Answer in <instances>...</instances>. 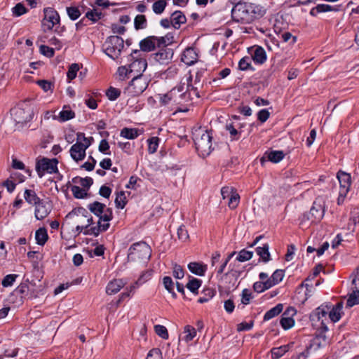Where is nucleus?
<instances>
[{"label": "nucleus", "instance_id": "obj_11", "mask_svg": "<svg viewBox=\"0 0 359 359\" xmlns=\"http://www.w3.org/2000/svg\"><path fill=\"white\" fill-rule=\"evenodd\" d=\"M337 177L340 184L337 204L341 205L349 191L351 175L345 172L339 171L337 173Z\"/></svg>", "mask_w": 359, "mask_h": 359}, {"label": "nucleus", "instance_id": "obj_45", "mask_svg": "<svg viewBox=\"0 0 359 359\" xmlns=\"http://www.w3.org/2000/svg\"><path fill=\"white\" fill-rule=\"evenodd\" d=\"M115 203L118 208L123 209L125 207L126 204V200L124 191H120L117 194L115 199Z\"/></svg>", "mask_w": 359, "mask_h": 359}, {"label": "nucleus", "instance_id": "obj_9", "mask_svg": "<svg viewBox=\"0 0 359 359\" xmlns=\"http://www.w3.org/2000/svg\"><path fill=\"white\" fill-rule=\"evenodd\" d=\"M83 136V142H76L74 144L69 150L70 156L76 162L83 161L86 157V151L91 144L90 140L85 137L83 133L77 134V140H80V136Z\"/></svg>", "mask_w": 359, "mask_h": 359}, {"label": "nucleus", "instance_id": "obj_28", "mask_svg": "<svg viewBox=\"0 0 359 359\" xmlns=\"http://www.w3.org/2000/svg\"><path fill=\"white\" fill-rule=\"evenodd\" d=\"M284 277V271L280 269L276 270L272 276L267 279L269 283H267L269 286L273 287L278 283H279Z\"/></svg>", "mask_w": 359, "mask_h": 359}, {"label": "nucleus", "instance_id": "obj_42", "mask_svg": "<svg viewBox=\"0 0 359 359\" xmlns=\"http://www.w3.org/2000/svg\"><path fill=\"white\" fill-rule=\"evenodd\" d=\"M154 330L157 335L163 339H168L169 334L167 328L161 325H156L154 326Z\"/></svg>", "mask_w": 359, "mask_h": 359}, {"label": "nucleus", "instance_id": "obj_6", "mask_svg": "<svg viewBox=\"0 0 359 359\" xmlns=\"http://www.w3.org/2000/svg\"><path fill=\"white\" fill-rule=\"evenodd\" d=\"M123 42L118 36H110L103 45L104 53L113 60L118 58L123 48Z\"/></svg>", "mask_w": 359, "mask_h": 359}, {"label": "nucleus", "instance_id": "obj_36", "mask_svg": "<svg viewBox=\"0 0 359 359\" xmlns=\"http://www.w3.org/2000/svg\"><path fill=\"white\" fill-rule=\"evenodd\" d=\"M163 284L165 288L172 294L173 297H176V294L174 292V283L170 276H165L163 279Z\"/></svg>", "mask_w": 359, "mask_h": 359}, {"label": "nucleus", "instance_id": "obj_40", "mask_svg": "<svg viewBox=\"0 0 359 359\" xmlns=\"http://www.w3.org/2000/svg\"><path fill=\"white\" fill-rule=\"evenodd\" d=\"M351 277L352 278L351 290L359 292V267L356 269Z\"/></svg>", "mask_w": 359, "mask_h": 359}, {"label": "nucleus", "instance_id": "obj_48", "mask_svg": "<svg viewBox=\"0 0 359 359\" xmlns=\"http://www.w3.org/2000/svg\"><path fill=\"white\" fill-rule=\"evenodd\" d=\"M184 332L187 334L186 336L184 337V340L187 342L191 341L196 334L195 328L190 325H187L184 327Z\"/></svg>", "mask_w": 359, "mask_h": 359}, {"label": "nucleus", "instance_id": "obj_50", "mask_svg": "<svg viewBox=\"0 0 359 359\" xmlns=\"http://www.w3.org/2000/svg\"><path fill=\"white\" fill-rule=\"evenodd\" d=\"M30 291L29 292V294L27 299H35L37 298L40 294V292L42 291L41 286L35 287V284L30 283Z\"/></svg>", "mask_w": 359, "mask_h": 359}, {"label": "nucleus", "instance_id": "obj_31", "mask_svg": "<svg viewBox=\"0 0 359 359\" xmlns=\"http://www.w3.org/2000/svg\"><path fill=\"white\" fill-rule=\"evenodd\" d=\"M283 309V305L282 304H278L276 306L273 307L270 310H269L264 316V320H269L270 319L276 317L278 314H280Z\"/></svg>", "mask_w": 359, "mask_h": 359}, {"label": "nucleus", "instance_id": "obj_24", "mask_svg": "<svg viewBox=\"0 0 359 359\" xmlns=\"http://www.w3.org/2000/svg\"><path fill=\"white\" fill-rule=\"evenodd\" d=\"M189 271L198 276H203L207 270V266L198 262H191L188 265Z\"/></svg>", "mask_w": 359, "mask_h": 359}, {"label": "nucleus", "instance_id": "obj_2", "mask_svg": "<svg viewBox=\"0 0 359 359\" xmlns=\"http://www.w3.org/2000/svg\"><path fill=\"white\" fill-rule=\"evenodd\" d=\"M233 21L241 24H250L260 19L266 13L264 6L252 3H238L231 11Z\"/></svg>", "mask_w": 359, "mask_h": 359}, {"label": "nucleus", "instance_id": "obj_13", "mask_svg": "<svg viewBox=\"0 0 359 359\" xmlns=\"http://www.w3.org/2000/svg\"><path fill=\"white\" fill-rule=\"evenodd\" d=\"M43 13L44 18L42 20V26L44 31L50 30L60 22L59 14L52 8H44Z\"/></svg>", "mask_w": 359, "mask_h": 359}, {"label": "nucleus", "instance_id": "obj_58", "mask_svg": "<svg viewBox=\"0 0 359 359\" xmlns=\"http://www.w3.org/2000/svg\"><path fill=\"white\" fill-rule=\"evenodd\" d=\"M27 257L33 263L36 264L43 259V255L39 251H29L27 252Z\"/></svg>", "mask_w": 359, "mask_h": 359}, {"label": "nucleus", "instance_id": "obj_33", "mask_svg": "<svg viewBox=\"0 0 359 359\" xmlns=\"http://www.w3.org/2000/svg\"><path fill=\"white\" fill-rule=\"evenodd\" d=\"M202 280L196 278L190 277L186 287L194 294H198V288L201 287Z\"/></svg>", "mask_w": 359, "mask_h": 359}, {"label": "nucleus", "instance_id": "obj_56", "mask_svg": "<svg viewBox=\"0 0 359 359\" xmlns=\"http://www.w3.org/2000/svg\"><path fill=\"white\" fill-rule=\"evenodd\" d=\"M18 275L16 274H8L2 280L1 284L4 287H9L11 286L13 283L15 281Z\"/></svg>", "mask_w": 359, "mask_h": 359}, {"label": "nucleus", "instance_id": "obj_17", "mask_svg": "<svg viewBox=\"0 0 359 359\" xmlns=\"http://www.w3.org/2000/svg\"><path fill=\"white\" fill-rule=\"evenodd\" d=\"M51 212L50 205L41 201L35 205L34 215L36 219L41 220L46 217Z\"/></svg>", "mask_w": 359, "mask_h": 359}, {"label": "nucleus", "instance_id": "obj_15", "mask_svg": "<svg viewBox=\"0 0 359 359\" xmlns=\"http://www.w3.org/2000/svg\"><path fill=\"white\" fill-rule=\"evenodd\" d=\"M151 255V248H129L128 259L131 262H147Z\"/></svg>", "mask_w": 359, "mask_h": 359}, {"label": "nucleus", "instance_id": "obj_20", "mask_svg": "<svg viewBox=\"0 0 359 359\" xmlns=\"http://www.w3.org/2000/svg\"><path fill=\"white\" fill-rule=\"evenodd\" d=\"M183 91V88L180 86L177 88H172L168 93L163 95L161 100L164 104L170 103L171 100H173L175 103H180L179 97L177 94H179Z\"/></svg>", "mask_w": 359, "mask_h": 359}, {"label": "nucleus", "instance_id": "obj_30", "mask_svg": "<svg viewBox=\"0 0 359 359\" xmlns=\"http://www.w3.org/2000/svg\"><path fill=\"white\" fill-rule=\"evenodd\" d=\"M290 349V344L280 346L279 347L273 348L271 350V357L273 359H278L282 357Z\"/></svg>", "mask_w": 359, "mask_h": 359}, {"label": "nucleus", "instance_id": "obj_18", "mask_svg": "<svg viewBox=\"0 0 359 359\" xmlns=\"http://www.w3.org/2000/svg\"><path fill=\"white\" fill-rule=\"evenodd\" d=\"M126 283L127 281L123 279H114L107 284L106 292L109 295L116 294Z\"/></svg>", "mask_w": 359, "mask_h": 359}, {"label": "nucleus", "instance_id": "obj_57", "mask_svg": "<svg viewBox=\"0 0 359 359\" xmlns=\"http://www.w3.org/2000/svg\"><path fill=\"white\" fill-rule=\"evenodd\" d=\"M102 13L96 10L89 11L86 13V17L90 20L95 22L101 18Z\"/></svg>", "mask_w": 359, "mask_h": 359}, {"label": "nucleus", "instance_id": "obj_22", "mask_svg": "<svg viewBox=\"0 0 359 359\" xmlns=\"http://www.w3.org/2000/svg\"><path fill=\"white\" fill-rule=\"evenodd\" d=\"M239 126L234 124L233 121L227 122L225 126V129L229 133V138L231 141L238 140L241 137V130L237 128Z\"/></svg>", "mask_w": 359, "mask_h": 359}, {"label": "nucleus", "instance_id": "obj_27", "mask_svg": "<svg viewBox=\"0 0 359 359\" xmlns=\"http://www.w3.org/2000/svg\"><path fill=\"white\" fill-rule=\"evenodd\" d=\"M252 60L258 64H263L266 60V54L262 47H257L252 54Z\"/></svg>", "mask_w": 359, "mask_h": 359}, {"label": "nucleus", "instance_id": "obj_10", "mask_svg": "<svg viewBox=\"0 0 359 359\" xmlns=\"http://www.w3.org/2000/svg\"><path fill=\"white\" fill-rule=\"evenodd\" d=\"M58 161L56 158H48L43 157L36 160V170L39 177H42L46 172L49 174L56 173Z\"/></svg>", "mask_w": 359, "mask_h": 359}, {"label": "nucleus", "instance_id": "obj_52", "mask_svg": "<svg viewBox=\"0 0 359 359\" xmlns=\"http://www.w3.org/2000/svg\"><path fill=\"white\" fill-rule=\"evenodd\" d=\"M106 94L109 100L114 101L120 96L121 90L116 88L110 87Z\"/></svg>", "mask_w": 359, "mask_h": 359}, {"label": "nucleus", "instance_id": "obj_12", "mask_svg": "<svg viewBox=\"0 0 359 359\" xmlns=\"http://www.w3.org/2000/svg\"><path fill=\"white\" fill-rule=\"evenodd\" d=\"M141 53L139 50H135L130 57L133 61L129 65L130 72L137 75H142V73L147 67V62L145 59L140 57Z\"/></svg>", "mask_w": 359, "mask_h": 359}, {"label": "nucleus", "instance_id": "obj_8", "mask_svg": "<svg viewBox=\"0 0 359 359\" xmlns=\"http://www.w3.org/2000/svg\"><path fill=\"white\" fill-rule=\"evenodd\" d=\"M314 276L310 275L296 290L294 299L299 304H304L309 298L314 294V286L313 279Z\"/></svg>", "mask_w": 359, "mask_h": 359}, {"label": "nucleus", "instance_id": "obj_34", "mask_svg": "<svg viewBox=\"0 0 359 359\" xmlns=\"http://www.w3.org/2000/svg\"><path fill=\"white\" fill-rule=\"evenodd\" d=\"M35 239L39 245H43L48 239V234L46 229L40 228L36 231Z\"/></svg>", "mask_w": 359, "mask_h": 359}, {"label": "nucleus", "instance_id": "obj_39", "mask_svg": "<svg viewBox=\"0 0 359 359\" xmlns=\"http://www.w3.org/2000/svg\"><path fill=\"white\" fill-rule=\"evenodd\" d=\"M159 144V138L158 137H152L148 140V151L154 154L156 151Z\"/></svg>", "mask_w": 359, "mask_h": 359}, {"label": "nucleus", "instance_id": "obj_64", "mask_svg": "<svg viewBox=\"0 0 359 359\" xmlns=\"http://www.w3.org/2000/svg\"><path fill=\"white\" fill-rule=\"evenodd\" d=\"M13 13L16 16H20L22 14L26 13V8L22 4L19 3V4H17L13 8Z\"/></svg>", "mask_w": 359, "mask_h": 359}, {"label": "nucleus", "instance_id": "obj_59", "mask_svg": "<svg viewBox=\"0 0 359 359\" xmlns=\"http://www.w3.org/2000/svg\"><path fill=\"white\" fill-rule=\"evenodd\" d=\"M239 198L240 197L238 194L231 193L228 203L229 208L231 209L236 208L238 204Z\"/></svg>", "mask_w": 359, "mask_h": 359}, {"label": "nucleus", "instance_id": "obj_62", "mask_svg": "<svg viewBox=\"0 0 359 359\" xmlns=\"http://www.w3.org/2000/svg\"><path fill=\"white\" fill-rule=\"evenodd\" d=\"M72 191L74 196L77 198H82L86 194V191L78 186H73L72 187Z\"/></svg>", "mask_w": 359, "mask_h": 359}, {"label": "nucleus", "instance_id": "obj_16", "mask_svg": "<svg viewBox=\"0 0 359 359\" xmlns=\"http://www.w3.org/2000/svg\"><path fill=\"white\" fill-rule=\"evenodd\" d=\"M173 52L170 48H162L158 52L152 55L155 61L161 65H167L171 60Z\"/></svg>", "mask_w": 359, "mask_h": 359}, {"label": "nucleus", "instance_id": "obj_38", "mask_svg": "<svg viewBox=\"0 0 359 359\" xmlns=\"http://www.w3.org/2000/svg\"><path fill=\"white\" fill-rule=\"evenodd\" d=\"M316 11L318 13H325L330 11L337 12L339 11V6H332L328 4H318L316 6Z\"/></svg>", "mask_w": 359, "mask_h": 359}, {"label": "nucleus", "instance_id": "obj_47", "mask_svg": "<svg viewBox=\"0 0 359 359\" xmlns=\"http://www.w3.org/2000/svg\"><path fill=\"white\" fill-rule=\"evenodd\" d=\"M238 67L242 71H246L252 69L251 58L249 57H243L238 62Z\"/></svg>", "mask_w": 359, "mask_h": 359}, {"label": "nucleus", "instance_id": "obj_61", "mask_svg": "<svg viewBox=\"0 0 359 359\" xmlns=\"http://www.w3.org/2000/svg\"><path fill=\"white\" fill-rule=\"evenodd\" d=\"M104 248H87L86 252L90 257H93L94 256L103 255L104 252Z\"/></svg>", "mask_w": 359, "mask_h": 359}, {"label": "nucleus", "instance_id": "obj_14", "mask_svg": "<svg viewBox=\"0 0 359 359\" xmlns=\"http://www.w3.org/2000/svg\"><path fill=\"white\" fill-rule=\"evenodd\" d=\"M11 114L18 124H24L32 120L33 112L29 108L16 107L11 110Z\"/></svg>", "mask_w": 359, "mask_h": 359}, {"label": "nucleus", "instance_id": "obj_63", "mask_svg": "<svg viewBox=\"0 0 359 359\" xmlns=\"http://www.w3.org/2000/svg\"><path fill=\"white\" fill-rule=\"evenodd\" d=\"M280 37L284 42H290L291 43H294L296 41V37L292 36L289 32H283L280 34Z\"/></svg>", "mask_w": 359, "mask_h": 359}, {"label": "nucleus", "instance_id": "obj_4", "mask_svg": "<svg viewBox=\"0 0 359 359\" xmlns=\"http://www.w3.org/2000/svg\"><path fill=\"white\" fill-rule=\"evenodd\" d=\"M88 208L93 213L99 217V228L102 231H106L109 226V224L107 222L112 218V211L109 208H107L104 204L97 201L89 204Z\"/></svg>", "mask_w": 359, "mask_h": 359}, {"label": "nucleus", "instance_id": "obj_25", "mask_svg": "<svg viewBox=\"0 0 359 359\" xmlns=\"http://www.w3.org/2000/svg\"><path fill=\"white\" fill-rule=\"evenodd\" d=\"M74 116V112L69 109V107L65 106L63 109L59 113V116H54L53 119H57L60 121L64 122L73 118Z\"/></svg>", "mask_w": 359, "mask_h": 359}, {"label": "nucleus", "instance_id": "obj_35", "mask_svg": "<svg viewBox=\"0 0 359 359\" xmlns=\"http://www.w3.org/2000/svg\"><path fill=\"white\" fill-rule=\"evenodd\" d=\"M357 304H359V292H355V290H351L346 302V307L351 308Z\"/></svg>", "mask_w": 359, "mask_h": 359}, {"label": "nucleus", "instance_id": "obj_7", "mask_svg": "<svg viewBox=\"0 0 359 359\" xmlns=\"http://www.w3.org/2000/svg\"><path fill=\"white\" fill-rule=\"evenodd\" d=\"M149 80L143 75L134 76L128 86L125 88L124 93L129 96H138L147 88Z\"/></svg>", "mask_w": 359, "mask_h": 359}, {"label": "nucleus", "instance_id": "obj_54", "mask_svg": "<svg viewBox=\"0 0 359 359\" xmlns=\"http://www.w3.org/2000/svg\"><path fill=\"white\" fill-rule=\"evenodd\" d=\"M79 70V66L76 63L72 64L69 68L67 76L69 80H73L76 76V73Z\"/></svg>", "mask_w": 359, "mask_h": 359}, {"label": "nucleus", "instance_id": "obj_43", "mask_svg": "<svg viewBox=\"0 0 359 359\" xmlns=\"http://www.w3.org/2000/svg\"><path fill=\"white\" fill-rule=\"evenodd\" d=\"M166 6V2L164 0H159L153 4L152 8L156 14H161Z\"/></svg>", "mask_w": 359, "mask_h": 359}, {"label": "nucleus", "instance_id": "obj_46", "mask_svg": "<svg viewBox=\"0 0 359 359\" xmlns=\"http://www.w3.org/2000/svg\"><path fill=\"white\" fill-rule=\"evenodd\" d=\"M67 13L69 18L76 20L81 15V12L77 7L70 6L67 8Z\"/></svg>", "mask_w": 359, "mask_h": 359}, {"label": "nucleus", "instance_id": "obj_26", "mask_svg": "<svg viewBox=\"0 0 359 359\" xmlns=\"http://www.w3.org/2000/svg\"><path fill=\"white\" fill-rule=\"evenodd\" d=\"M141 134L137 128H123L121 130L120 135L126 139L134 140Z\"/></svg>", "mask_w": 359, "mask_h": 359}, {"label": "nucleus", "instance_id": "obj_21", "mask_svg": "<svg viewBox=\"0 0 359 359\" xmlns=\"http://www.w3.org/2000/svg\"><path fill=\"white\" fill-rule=\"evenodd\" d=\"M284 153L282 151H266L261 158V163L264 165L267 159L273 163H278L284 158Z\"/></svg>", "mask_w": 359, "mask_h": 359}, {"label": "nucleus", "instance_id": "obj_49", "mask_svg": "<svg viewBox=\"0 0 359 359\" xmlns=\"http://www.w3.org/2000/svg\"><path fill=\"white\" fill-rule=\"evenodd\" d=\"M252 257V252L247 251L245 249L241 250L236 257V259L241 262L250 260Z\"/></svg>", "mask_w": 359, "mask_h": 359}, {"label": "nucleus", "instance_id": "obj_41", "mask_svg": "<svg viewBox=\"0 0 359 359\" xmlns=\"http://www.w3.org/2000/svg\"><path fill=\"white\" fill-rule=\"evenodd\" d=\"M280 323L284 330H288L292 327L294 325V320L293 318L281 316Z\"/></svg>", "mask_w": 359, "mask_h": 359}, {"label": "nucleus", "instance_id": "obj_60", "mask_svg": "<svg viewBox=\"0 0 359 359\" xmlns=\"http://www.w3.org/2000/svg\"><path fill=\"white\" fill-rule=\"evenodd\" d=\"M177 235L180 240L185 242L189 238V234L184 226H180L177 229Z\"/></svg>", "mask_w": 359, "mask_h": 359}, {"label": "nucleus", "instance_id": "obj_55", "mask_svg": "<svg viewBox=\"0 0 359 359\" xmlns=\"http://www.w3.org/2000/svg\"><path fill=\"white\" fill-rule=\"evenodd\" d=\"M205 294L204 297H201L198 299V302L201 304L207 302L210 299L214 297L215 292L213 290L208 288L203 290Z\"/></svg>", "mask_w": 359, "mask_h": 359}, {"label": "nucleus", "instance_id": "obj_32", "mask_svg": "<svg viewBox=\"0 0 359 359\" xmlns=\"http://www.w3.org/2000/svg\"><path fill=\"white\" fill-rule=\"evenodd\" d=\"M320 187V189L323 191H328L330 187V175H321L319 177L318 182H316V187Z\"/></svg>", "mask_w": 359, "mask_h": 359}, {"label": "nucleus", "instance_id": "obj_53", "mask_svg": "<svg viewBox=\"0 0 359 359\" xmlns=\"http://www.w3.org/2000/svg\"><path fill=\"white\" fill-rule=\"evenodd\" d=\"M117 74L118 75L119 79L124 80L126 78L129 77V75L131 74L130 72L129 67L121 66L118 68Z\"/></svg>", "mask_w": 359, "mask_h": 359}, {"label": "nucleus", "instance_id": "obj_44", "mask_svg": "<svg viewBox=\"0 0 359 359\" xmlns=\"http://www.w3.org/2000/svg\"><path fill=\"white\" fill-rule=\"evenodd\" d=\"M29 291H30L29 286L25 285V284H21L15 289V292L18 294H20L21 298H27V299Z\"/></svg>", "mask_w": 359, "mask_h": 359}, {"label": "nucleus", "instance_id": "obj_23", "mask_svg": "<svg viewBox=\"0 0 359 359\" xmlns=\"http://www.w3.org/2000/svg\"><path fill=\"white\" fill-rule=\"evenodd\" d=\"M171 25L175 28L179 29L181 25L186 22V17L182 12L177 11H175L170 17Z\"/></svg>", "mask_w": 359, "mask_h": 359}, {"label": "nucleus", "instance_id": "obj_3", "mask_svg": "<svg viewBox=\"0 0 359 359\" xmlns=\"http://www.w3.org/2000/svg\"><path fill=\"white\" fill-rule=\"evenodd\" d=\"M212 136L210 133L203 128H198L193 132V140L198 154L205 158L212 151Z\"/></svg>", "mask_w": 359, "mask_h": 359}, {"label": "nucleus", "instance_id": "obj_1", "mask_svg": "<svg viewBox=\"0 0 359 359\" xmlns=\"http://www.w3.org/2000/svg\"><path fill=\"white\" fill-rule=\"evenodd\" d=\"M343 304L341 302L337 303L334 306L331 308V305L323 304L316 309V316H318V322L319 325L316 324L318 327V330L316 332V346L323 347L328 344L326 337V332H327V323L329 321L327 317L328 314L329 319L336 323L339 321L342 314Z\"/></svg>", "mask_w": 359, "mask_h": 359}, {"label": "nucleus", "instance_id": "obj_37", "mask_svg": "<svg viewBox=\"0 0 359 359\" xmlns=\"http://www.w3.org/2000/svg\"><path fill=\"white\" fill-rule=\"evenodd\" d=\"M135 28L136 29H144L147 26V20L144 15H137L134 20Z\"/></svg>", "mask_w": 359, "mask_h": 359}, {"label": "nucleus", "instance_id": "obj_19", "mask_svg": "<svg viewBox=\"0 0 359 359\" xmlns=\"http://www.w3.org/2000/svg\"><path fill=\"white\" fill-rule=\"evenodd\" d=\"M198 53L193 48H188L184 50L182 55V61L187 65H192L198 60Z\"/></svg>", "mask_w": 359, "mask_h": 359}, {"label": "nucleus", "instance_id": "obj_29", "mask_svg": "<svg viewBox=\"0 0 359 359\" xmlns=\"http://www.w3.org/2000/svg\"><path fill=\"white\" fill-rule=\"evenodd\" d=\"M25 200L29 204L36 205L41 200L38 197L34 191L26 189L24 193Z\"/></svg>", "mask_w": 359, "mask_h": 359}, {"label": "nucleus", "instance_id": "obj_51", "mask_svg": "<svg viewBox=\"0 0 359 359\" xmlns=\"http://www.w3.org/2000/svg\"><path fill=\"white\" fill-rule=\"evenodd\" d=\"M267 283V280L264 282H256L253 285L254 290L257 292H262L266 290H268L271 288V286H269Z\"/></svg>", "mask_w": 359, "mask_h": 359}, {"label": "nucleus", "instance_id": "obj_5", "mask_svg": "<svg viewBox=\"0 0 359 359\" xmlns=\"http://www.w3.org/2000/svg\"><path fill=\"white\" fill-rule=\"evenodd\" d=\"M168 35L165 36H149L142 39L140 42V47L142 51L151 52L154 50L156 47H165L171 43V39Z\"/></svg>", "mask_w": 359, "mask_h": 359}]
</instances>
